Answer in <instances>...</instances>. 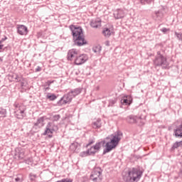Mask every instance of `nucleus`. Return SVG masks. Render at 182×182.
I'll list each match as a JSON object with an SVG mask.
<instances>
[{
	"mask_svg": "<svg viewBox=\"0 0 182 182\" xmlns=\"http://www.w3.org/2000/svg\"><path fill=\"white\" fill-rule=\"evenodd\" d=\"M15 80H17V82H21V77L18 75H14Z\"/></svg>",
	"mask_w": 182,
	"mask_h": 182,
	"instance_id": "nucleus-35",
	"label": "nucleus"
},
{
	"mask_svg": "<svg viewBox=\"0 0 182 182\" xmlns=\"http://www.w3.org/2000/svg\"><path fill=\"white\" fill-rule=\"evenodd\" d=\"M77 55H79V51L76 49H71L68 53V60H73L77 58Z\"/></svg>",
	"mask_w": 182,
	"mask_h": 182,
	"instance_id": "nucleus-10",
	"label": "nucleus"
},
{
	"mask_svg": "<svg viewBox=\"0 0 182 182\" xmlns=\"http://www.w3.org/2000/svg\"><path fill=\"white\" fill-rule=\"evenodd\" d=\"M80 157H87V156H90L89 154V151H82L80 154Z\"/></svg>",
	"mask_w": 182,
	"mask_h": 182,
	"instance_id": "nucleus-29",
	"label": "nucleus"
},
{
	"mask_svg": "<svg viewBox=\"0 0 182 182\" xmlns=\"http://www.w3.org/2000/svg\"><path fill=\"white\" fill-rule=\"evenodd\" d=\"M110 137V141L107 142L105 144V149L103 151V154L110 153L113 149H116V147H117L119 141H120V140H122V137H123V133H122L120 131H117L115 133L111 134Z\"/></svg>",
	"mask_w": 182,
	"mask_h": 182,
	"instance_id": "nucleus-1",
	"label": "nucleus"
},
{
	"mask_svg": "<svg viewBox=\"0 0 182 182\" xmlns=\"http://www.w3.org/2000/svg\"><path fill=\"white\" fill-rule=\"evenodd\" d=\"M174 134L176 137H182V122L181 124L174 129Z\"/></svg>",
	"mask_w": 182,
	"mask_h": 182,
	"instance_id": "nucleus-18",
	"label": "nucleus"
},
{
	"mask_svg": "<svg viewBox=\"0 0 182 182\" xmlns=\"http://www.w3.org/2000/svg\"><path fill=\"white\" fill-rule=\"evenodd\" d=\"M137 120H141V117H137L136 116L134 115H129L127 117V122H128V123H137Z\"/></svg>",
	"mask_w": 182,
	"mask_h": 182,
	"instance_id": "nucleus-14",
	"label": "nucleus"
},
{
	"mask_svg": "<svg viewBox=\"0 0 182 182\" xmlns=\"http://www.w3.org/2000/svg\"><path fill=\"white\" fill-rule=\"evenodd\" d=\"M41 70H42V68L39 66H38L37 68H36V72H41Z\"/></svg>",
	"mask_w": 182,
	"mask_h": 182,
	"instance_id": "nucleus-36",
	"label": "nucleus"
},
{
	"mask_svg": "<svg viewBox=\"0 0 182 182\" xmlns=\"http://www.w3.org/2000/svg\"><path fill=\"white\" fill-rule=\"evenodd\" d=\"M168 31H170V29L166 28H163L161 29V31L163 32V33H167V32H168Z\"/></svg>",
	"mask_w": 182,
	"mask_h": 182,
	"instance_id": "nucleus-34",
	"label": "nucleus"
},
{
	"mask_svg": "<svg viewBox=\"0 0 182 182\" xmlns=\"http://www.w3.org/2000/svg\"><path fill=\"white\" fill-rule=\"evenodd\" d=\"M78 146L79 144H77V142H74L70 146V150H71V151H75Z\"/></svg>",
	"mask_w": 182,
	"mask_h": 182,
	"instance_id": "nucleus-26",
	"label": "nucleus"
},
{
	"mask_svg": "<svg viewBox=\"0 0 182 182\" xmlns=\"http://www.w3.org/2000/svg\"><path fill=\"white\" fill-rule=\"evenodd\" d=\"M93 143H95V141H90L87 144V147H89V146H91V144H93Z\"/></svg>",
	"mask_w": 182,
	"mask_h": 182,
	"instance_id": "nucleus-38",
	"label": "nucleus"
},
{
	"mask_svg": "<svg viewBox=\"0 0 182 182\" xmlns=\"http://www.w3.org/2000/svg\"><path fill=\"white\" fill-rule=\"evenodd\" d=\"M0 114H5V111H0Z\"/></svg>",
	"mask_w": 182,
	"mask_h": 182,
	"instance_id": "nucleus-43",
	"label": "nucleus"
},
{
	"mask_svg": "<svg viewBox=\"0 0 182 182\" xmlns=\"http://www.w3.org/2000/svg\"><path fill=\"white\" fill-rule=\"evenodd\" d=\"M47 127H48L51 132H58V125H55L53 122H48L47 124Z\"/></svg>",
	"mask_w": 182,
	"mask_h": 182,
	"instance_id": "nucleus-20",
	"label": "nucleus"
},
{
	"mask_svg": "<svg viewBox=\"0 0 182 182\" xmlns=\"http://www.w3.org/2000/svg\"><path fill=\"white\" fill-rule=\"evenodd\" d=\"M100 146H102V142H97L95 145L88 149L87 151L90 156H95L100 150Z\"/></svg>",
	"mask_w": 182,
	"mask_h": 182,
	"instance_id": "nucleus-9",
	"label": "nucleus"
},
{
	"mask_svg": "<svg viewBox=\"0 0 182 182\" xmlns=\"http://www.w3.org/2000/svg\"><path fill=\"white\" fill-rule=\"evenodd\" d=\"M48 86H50V85L53 83V81H48Z\"/></svg>",
	"mask_w": 182,
	"mask_h": 182,
	"instance_id": "nucleus-40",
	"label": "nucleus"
},
{
	"mask_svg": "<svg viewBox=\"0 0 182 182\" xmlns=\"http://www.w3.org/2000/svg\"><path fill=\"white\" fill-rule=\"evenodd\" d=\"M59 119H60V115H59V114H55L53 117V120L54 122H58V120H59Z\"/></svg>",
	"mask_w": 182,
	"mask_h": 182,
	"instance_id": "nucleus-32",
	"label": "nucleus"
},
{
	"mask_svg": "<svg viewBox=\"0 0 182 182\" xmlns=\"http://www.w3.org/2000/svg\"><path fill=\"white\" fill-rule=\"evenodd\" d=\"M176 36L178 38V41H182V33H175Z\"/></svg>",
	"mask_w": 182,
	"mask_h": 182,
	"instance_id": "nucleus-33",
	"label": "nucleus"
},
{
	"mask_svg": "<svg viewBox=\"0 0 182 182\" xmlns=\"http://www.w3.org/2000/svg\"><path fill=\"white\" fill-rule=\"evenodd\" d=\"M73 97L70 95V92H68L67 95H65L58 102V106H62L63 105H68L72 102Z\"/></svg>",
	"mask_w": 182,
	"mask_h": 182,
	"instance_id": "nucleus-8",
	"label": "nucleus"
},
{
	"mask_svg": "<svg viewBox=\"0 0 182 182\" xmlns=\"http://www.w3.org/2000/svg\"><path fill=\"white\" fill-rule=\"evenodd\" d=\"M30 177H34V178L36 177V175H33L32 173H30Z\"/></svg>",
	"mask_w": 182,
	"mask_h": 182,
	"instance_id": "nucleus-41",
	"label": "nucleus"
},
{
	"mask_svg": "<svg viewBox=\"0 0 182 182\" xmlns=\"http://www.w3.org/2000/svg\"><path fill=\"white\" fill-rule=\"evenodd\" d=\"M14 107H16L15 116L17 119H23L25 116V110L26 108L25 106L19 104H14Z\"/></svg>",
	"mask_w": 182,
	"mask_h": 182,
	"instance_id": "nucleus-6",
	"label": "nucleus"
},
{
	"mask_svg": "<svg viewBox=\"0 0 182 182\" xmlns=\"http://www.w3.org/2000/svg\"><path fill=\"white\" fill-rule=\"evenodd\" d=\"M102 168L97 167L93 169L90 175V180L93 182H102Z\"/></svg>",
	"mask_w": 182,
	"mask_h": 182,
	"instance_id": "nucleus-5",
	"label": "nucleus"
},
{
	"mask_svg": "<svg viewBox=\"0 0 182 182\" xmlns=\"http://www.w3.org/2000/svg\"><path fill=\"white\" fill-rule=\"evenodd\" d=\"M93 129H100L102 127V119H98L92 123Z\"/></svg>",
	"mask_w": 182,
	"mask_h": 182,
	"instance_id": "nucleus-22",
	"label": "nucleus"
},
{
	"mask_svg": "<svg viewBox=\"0 0 182 182\" xmlns=\"http://www.w3.org/2000/svg\"><path fill=\"white\" fill-rule=\"evenodd\" d=\"M163 16H164L163 10H159V11H155L154 18H156V19L157 21H160V19H161V18H163Z\"/></svg>",
	"mask_w": 182,
	"mask_h": 182,
	"instance_id": "nucleus-21",
	"label": "nucleus"
},
{
	"mask_svg": "<svg viewBox=\"0 0 182 182\" xmlns=\"http://www.w3.org/2000/svg\"><path fill=\"white\" fill-rule=\"evenodd\" d=\"M153 0H139V2L141 5H146V4H151Z\"/></svg>",
	"mask_w": 182,
	"mask_h": 182,
	"instance_id": "nucleus-30",
	"label": "nucleus"
},
{
	"mask_svg": "<svg viewBox=\"0 0 182 182\" xmlns=\"http://www.w3.org/2000/svg\"><path fill=\"white\" fill-rule=\"evenodd\" d=\"M46 98L51 101H53V100H56L57 97L55 94H49L48 93L46 96Z\"/></svg>",
	"mask_w": 182,
	"mask_h": 182,
	"instance_id": "nucleus-28",
	"label": "nucleus"
},
{
	"mask_svg": "<svg viewBox=\"0 0 182 182\" xmlns=\"http://www.w3.org/2000/svg\"><path fill=\"white\" fill-rule=\"evenodd\" d=\"M132 97L130 96H125L124 98L121 100L122 105H125V106L132 105Z\"/></svg>",
	"mask_w": 182,
	"mask_h": 182,
	"instance_id": "nucleus-16",
	"label": "nucleus"
},
{
	"mask_svg": "<svg viewBox=\"0 0 182 182\" xmlns=\"http://www.w3.org/2000/svg\"><path fill=\"white\" fill-rule=\"evenodd\" d=\"M6 39H8V37L4 36V37L1 38V42H5V41H6Z\"/></svg>",
	"mask_w": 182,
	"mask_h": 182,
	"instance_id": "nucleus-37",
	"label": "nucleus"
},
{
	"mask_svg": "<svg viewBox=\"0 0 182 182\" xmlns=\"http://www.w3.org/2000/svg\"><path fill=\"white\" fill-rule=\"evenodd\" d=\"M137 124H139V126H144V119L141 118V120H136Z\"/></svg>",
	"mask_w": 182,
	"mask_h": 182,
	"instance_id": "nucleus-31",
	"label": "nucleus"
},
{
	"mask_svg": "<svg viewBox=\"0 0 182 182\" xmlns=\"http://www.w3.org/2000/svg\"><path fill=\"white\" fill-rule=\"evenodd\" d=\"M112 33H113V30L109 28H105L102 31V34L104 36H105V38H110Z\"/></svg>",
	"mask_w": 182,
	"mask_h": 182,
	"instance_id": "nucleus-19",
	"label": "nucleus"
},
{
	"mask_svg": "<svg viewBox=\"0 0 182 182\" xmlns=\"http://www.w3.org/2000/svg\"><path fill=\"white\" fill-rule=\"evenodd\" d=\"M87 59H89V57H87V55L86 54H81V55H77V58L75 59L74 63L77 65V66L80 65H83Z\"/></svg>",
	"mask_w": 182,
	"mask_h": 182,
	"instance_id": "nucleus-7",
	"label": "nucleus"
},
{
	"mask_svg": "<svg viewBox=\"0 0 182 182\" xmlns=\"http://www.w3.org/2000/svg\"><path fill=\"white\" fill-rule=\"evenodd\" d=\"M46 90H49V87H46Z\"/></svg>",
	"mask_w": 182,
	"mask_h": 182,
	"instance_id": "nucleus-44",
	"label": "nucleus"
},
{
	"mask_svg": "<svg viewBox=\"0 0 182 182\" xmlns=\"http://www.w3.org/2000/svg\"><path fill=\"white\" fill-rule=\"evenodd\" d=\"M69 93L73 99V97H76V96L82 93V88H75L74 90H71L70 92H69Z\"/></svg>",
	"mask_w": 182,
	"mask_h": 182,
	"instance_id": "nucleus-17",
	"label": "nucleus"
},
{
	"mask_svg": "<svg viewBox=\"0 0 182 182\" xmlns=\"http://www.w3.org/2000/svg\"><path fill=\"white\" fill-rule=\"evenodd\" d=\"M105 45H106V46H110V42L109 41H106Z\"/></svg>",
	"mask_w": 182,
	"mask_h": 182,
	"instance_id": "nucleus-39",
	"label": "nucleus"
},
{
	"mask_svg": "<svg viewBox=\"0 0 182 182\" xmlns=\"http://www.w3.org/2000/svg\"><path fill=\"white\" fill-rule=\"evenodd\" d=\"M2 42H4V41H2V40H1L0 41V45H1V43H2Z\"/></svg>",
	"mask_w": 182,
	"mask_h": 182,
	"instance_id": "nucleus-45",
	"label": "nucleus"
},
{
	"mask_svg": "<svg viewBox=\"0 0 182 182\" xmlns=\"http://www.w3.org/2000/svg\"><path fill=\"white\" fill-rule=\"evenodd\" d=\"M0 62H2V58H0Z\"/></svg>",
	"mask_w": 182,
	"mask_h": 182,
	"instance_id": "nucleus-46",
	"label": "nucleus"
},
{
	"mask_svg": "<svg viewBox=\"0 0 182 182\" xmlns=\"http://www.w3.org/2000/svg\"><path fill=\"white\" fill-rule=\"evenodd\" d=\"M15 156L18 160H22V159L25 157V151H23V149H17L16 150Z\"/></svg>",
	"mask_w": 182,
	"mask_h": 182,
	"instance_id": "nucleus-15",
	"label": "nucleus"
},
{
	"mask_svg": "<svg viewBox=\"0 0 182 182\" xmlns=\"http://www.w3.org/2000/svg\"><path fill=\"white\" fill-rule=\"evenodd\" d=\"M28 27H26V26H23V25H18L17 26V33H18V35H28Z\"/></svg>",
	"mask_w": 182,
	"mask_h": 182,
	"instance_id": "nucleus-12",
	"label": "nucleus"
},
{
	"mask_svg": "<svg viewBox=\"0 0 182 182\" xmlns=\"http://www.w3.org/2000/svg\"><path fill=\"white\" fill-rule=\"evenodd\" d=\"M113 15L115 19H122V18H124L126 14L124 13V9H118L114 11Z\"/></svg>",
	"mask_w": 182,
	"mask_h": 182,
	"instance_id": "nucleus-11",
	"label": "nucleus"
},
{
	"mask_svg": "<svg viewBox=\"0 0 182 182\" xmlns=\"http://www.w3.org/2000/svg\"><path fill=\"white\" fill-rule=\"evenodd\" d=\"M43 117H40L38 119L37 122L34 124V126H37L38 127H43Z\"/></svg>",
	"mask_w": 182,
	"mask_h": 182,
	"instance_id": "nucleus-23",
	"label": "nucleus"
},
{
	"mask_svg": "<svg viewBox=\"0 0 182 182\" xmlns=\"http://www.w3.org/2000/svg\"><path fill=\"white\" fill-rule=\"evenodd\" d=\"M181 146H182V141H176L173 144V146L171 147V151H174V150H176V149H178V147H181Z\"/></svg>",
	"mask_w": 182,
	"mask_h": 182,
	"instance_id": "nucleus-24",
	"label": "nucleus"
},
{
	"mask_svg": "<svg viewBox=\"0 0 182 182\" xmlns=\"http://www.w3.org/2000/svg\"><path fill=\"white\" fill-rule=\"evenodd\" d=\"M92 50L95 52V53H100V51L102 50V46H95L92 48Z\"/></svg>",
	"mask_w": 182,
	"mask_h": 182,
	"instance_id": "nucleus-27",
	"label": "nucleus"
},
{
	"mask_svg": "<svg viewBox=\"0 0 182 182\" xmlns=\"http://www.w3.org/2000/svg\"><path fill=\"white\" fill-rule=\"evenodd\" d=\"M69 28L72 32L74 42L77 46H83V45H86V43H87L86 40H85L82 27H76L73 25H70Z\"/></svg>",
	"mask_w": 182,
	"mask_h": 182,
	"instance_id": "nucleus-2",
	"label": "nucleus"
},
{
	"mask_svg": "<svg viewBox=\"0 0 182 182\" xmlns=\"http://www.w3.org/2000/svg\"><path fill=\"white\" fill-rule=\"evenodd\" d=\"M154 66L158 68H162L163 69H167L170 63L167 61V57L161 54V52L158 51L155 55V58L153 60Z\"/></svg>",
	"mask_w": 182,
	"mask_h": 182,
	"instance_id": "nucleus-4",
	"label": "nucleus"
},
{
	"mask_svg": "<svg viewBox=\"0 0 182 182\" xmlns=\"http://www.w3.org/2000/svg\"><path fill=\"white\" fill-rule=\"evenodd\" d=\"M21 87H23V86H25V83L23 82H21Z\"/></svg>",
	"mask_w": 182,
	"mask_h": 182,
	"instance_id": "nucleus-42",
	"label": "nucleus"
},
{
	"mask_svg": "<svg viewBox=\"0 0 182 182\" xmlns=\"http://www.w3.org/2000/svg\"><path fill=\"white\" fill-rule=\"evenodd\" d=\"M143 176V171L140 168H129L124 176V180L126 182H139Z\"/></svg>",
	"mask_w": 182,
	"mask_h": 182,
	"instance_id": "nucleus-3",
	"label": "nucleus"
},
{
	"mask_svg": "<svg viewBox=\"0 0 182 182\" xmlns=\"http://www.w3.org/2000/svg\"><path fill=\"white\" fill-rule=\"evenodd\" d=\"M91 28H94L97 29V28H100L102 26V20L100 18H95L90 21Z\"/></svg>",
	"mask_w": 182,
	"mask_h": 182,
	"instance_id": "nucleus-13",
	"label": "nucleus"
},
{
	"mask_svg": "<svg viewBox=\"0 0 182 182\" xmlns=\"http://www.w3.org/2000/svg\"><path fill=\"white\" fill-rule=\"evenodd\" d=\"M49 133H50L51 134H49ZM53 133V131H51L50 129V128H48V127H47L46 126V131L44 132V133H43V136H46V135H48V137H52V134Z\"/></svg>",
	"mask_w": 182,
	"mask_h": 182,
	"instance_id": "nucleus-25",
	"label": "nucleus"
}]
</instances>
